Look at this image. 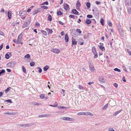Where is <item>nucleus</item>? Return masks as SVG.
<instances>
[{
    "instance_id": "2eb2a0df",
    "label": "nucleus",
    "mask_w": 131,
    "mask_h": 131,
    "mask_svg": "<svg viewBox=\"0 0 131 131\" xmlns=\"http://www.w3.org/2000/svg\"><path fill=\"white\" fill-rule=\"evenodd\" d=\"M22 70L23 72L25 73H26V70L24 66H22Z\"/></svg>"
},
{
    "instance_id": "37998d69",
    "label": "nucleus",
    "mask_w": 131,
    "mask_h": 131,
    "mask_svg": "<svg viewBox=\"0 0 131 131\" xmlns=\"http://www.w3.org/2000/svg\"><path fill=\"white\" fill-rule=\"evenodd\" d=\"M37 69L39 70L38 71L39 73H41L42 71V70L39 67H38Z\"/></svg>"
},
{
    "instance_id": "4be33fe9",
    "label": "nucleus",
    "mask_w": 131,
    "mask_h": 131,
    "mask_svg": "<svg viewBox=\"0 0 131 131\" xmlns=\"http://www.w3.org/2000/svg\"><path fill=\"white\" fill-rule=\"evenodd\" d=\"M49 106L53 107H57L58 106V103L57 102H56L55 104L54 105H49Z\"/></svg>"
},
{
    "instance_id": "c03bdc74",
    "label": "nucleus",
    "mask_w": 131,
    "mask_h": 131,
    "mask_svg": "<svg viewBox=\"0 0 131 131\" xmlns=\"http://www.w3.org/2000/svg\"><path fill=\"white\" fill-rule=\"evenodd\" d=\"M108 106V104H106L105 105H104L103 107V110H105L106 109Z\"/></svg>"
},
{
    "instance_id": "4c0bfd02",
    "label": "nucleus",
    "mask_w": 131,
    "mask_h": 131,
    "mask_svg": "<svg viewBox=\"0 0 131 131\" xmlns=\"http://www.w3.org/2000/svg\"><path fill=\"white\" fill-rule=\"evenodd\" d=\"M48 20L50 21H51L52 20V17L50 15L48 16Z\"/></svg>"
},
{
    "instance_id": "69168bd1",
    "label": "nucleus",
    "mask_w": 131,
    "mask_h": 131,
    "mask_svg": "<svg viewBox=\"0 0 131 131\" xmlns=\"http://www.w3.org/2000/svg\"><path fill=\"white\" fill-rule=\"evenodd\" d=\"M38 12L36 10H35L34 12L33 13V15H35V14H37Z\"/></svg>"
},
{
    "instance_id": "338daca9",
    "label": "nucleus",
    "mask_w": 131,
    "mask_h": 131,
    "mask_svg": "<svg viewBox=\"0 0 131 131\" xmlns=\"http://www.w3.org/2000/svg\"><path fill=\"white\" fill-rule=\"evenodd\" d=\"M123 70L124 71H125L126 72H127V70L126 69V67H125L124 68H123Z\"/></svg>"
},
{
    "instance_id": "473e14b6",
    "label": "nucleus",
    "mask_w": 131,
    "mask_h": 131,
    "mask_svg": "<svg viewBox=\"0 0 131 131\" xmlns=\"http://www.w3.org/2000/svg\"><path fill=\"white\" fill-rule=\"evenodd\" d=\"M35 64V63L34 62H32L30 63V65L31 67L33 66Z\"/></svg>"
},
{
    "instance_id": "c756f323",
    "label": "nucleus",
    "mask_w": 131,
    "mask_h": 131,
    "mask_svg": "<svg viewBox=\"0 0 131 131\" xmlns=\"http://www.w3.org/2000/svg\"><path fill=\"white\" fill-rule=\"evenodd\" d=\"M31 125H30V124H24L23 126V127H28L29 126H30Z\"/></svg>"
},
{
    "instance_id": "8fccbe9b",
    "label": "nucleus",
    "mask_w": 131,
    "mask_h": 131,
    "mask_svg": "<svg viewBox=\"0 0 131 131\" xmlns=\"http://www.w3.org/2000/svg\"><path fill=\"white\" fill-rule=\"evenodd\" d=\"M5 102H8L9 103H12V101H11V100L10 99H9L6 100L5 101Z\"/></svg>"
},
{
    "instance_id": "cd10ccee",
    "label": "nucleus",
    "mask_w": 131,
    "mask_h": 131,
    "mask_svg": "<svg viewBox=\"0 0 131 131\" xmlns=\"http://www.w3.org/2000/svg\"><path fill=\"white\" fill-rule=\"evenodd\" d=\"M104 19L103 18H102L101 19V20H100V22H101V24L102 25H104Z\"/></svg>"
},
{
    "instance_id": "de8ad7c7",
    "label": "nucleus",
    "mask_w": 131,
    "mask_h": 131,
    "mask_svg": "<svg viewBox=\"0 0 131 131\" xmlns=\"http://www.w3.org/2000/svg\"><path fill=\"white\" fill-rule=\"evenodd\" d=\"M65 90H63V89H62V91L61 92V93L62 94H63V96H64L65 95H64V92H65Z\"/></svg>"
},
{
    "instance_id": "4468645a",
    "label": "nucleus",
    "mask_w": 131,
    "mask_h": 131,
    "mask_svg": "<svg viewBox=\"0 0 131 131\" xmlns=\"http://www.w3.org/2000/svg\"><path fill=\"white\" fill-rule=\"evenodd\" d=\"M100 49L102 50L103 51L105 50V48L104 46L102 45H100L99 46Z\"/></svg>"
},
{
    "instance_id": "49530a36",
    "label": "nucleus",
    "mask_w": 131,
    "mask_h": 131,
    "mask_svg": "<svg viewBox=\"0 0 131 131\" xmlns=\"http://www.w3.org/2000/svg\"><path fill=\"white\" fill-rule=\"evenodd\" d=\"M127 52L128 53L129 55L130 56H131V52L130 51V50L129 49H127Z\"/></svg>"
},
{
    "instance_id": "9b49d317",
    "label": "nucleus",
    "mask_w": 131,
    "mask_h": 131,
    "mask_svg": "<svg viewBox=\"0 0 131 131\" xmlns=\"http://www.w3.org/2000/svg\"><path fill=\"white\" fill-rule=\"evenodd\" d=\"M85 115L86 116L89 115L91 116H92L93 115V114H92L89 112H85Z\"/></svg>"
},
{
    "instance_id": "58836bf2",
    "label": "nucleus",
    "mask_w": 131,
    "mask_h": 131,
    "mask_svg": "<svg viewBox=\"0 0 131 131\" xmlns=\"http://www.w3.org/2000/svg\"><path fill=\"white\" fill-rule=\"evenodd\" d=\"M46 114H43V115H39L38 116L39 117H46Z\"/></svg>"
},
{
    "instance_id": "3c124183",
    "label": "nucleus",
    "mask_w": 131,
    "mask_h": 131,
    "mask_svg": "<svg viewBox=\"0 0 131 131\" xmlns=\"http://www.w3.org/2000/svg\"><path fill=\"white\" fill-rule=\"evenodd\" d=\"M40 24L38 22H36L35 24V26H40Z\"/></svg>"
},
{
    "instance_id": "052dcab7",
    "label": "nucleus",
    "mask_w": 131,
    "mask_h": 131,
    "mask_svg": "<svg viewBox=\"0 0 131 131\" xmlns=\"http://www.w3.org/2000/svg\"><path fill=\"white\" fill-rule=\"evenodd\" d=\"M3 43H2L0 46V50H1L3 47Z\"/></svg>"
},
{
    "instance_id": "603ef678",
    "label": "nucleus",
    "mask_w": 131,
    "mask_h": 131,
    "mask_svg": "<svg viewBox=\"0 0 131 131\" xmlns=\"http://www.w3.org/2000/svg\"><path fill=\"white\" fill-rule=\"evenodd\" d=\"M69 17L72 18H75V16L72 15H70Z\"/></svg>"
},
{
    "instance_id": "39448f33",
    "label": "nucleus",
    "mask_w": 131,
    "mask_h": 131,
    "mask_svg": "<svg viewBox=\"0 0 131 131\" xmlns=\"http://www.w3.org/2000/svg\"><path fill=\"white\" fill-rule=\"evenodd\" d=\"M51 51L56 53L58 54L60 52V50L56 48L52 49Z\"/></svg>"
},
{
    "instance_id": "5701e85b",
    "label": "nucleus",
    "mask_w": 131,
    "mask_h": 131,
    "mask_svg": "<svg viewBox=\"0 0 131 131\" xmlns=\"http://www.w3.org/2000/svg\"><path fill=\"white\" fill-rule=\"evenodd\" d=\"M85 22L86 23H87V24H91L92 22L91 20L90 19L86 20Z\"/></svg>"
},
{
    "instance_id": "f8f14e48",
    "label": "nucleus",
    "mask_w": 131,
    "mask_h": 131,
    "mask_svg": "<svg viewBox=\"0 0 131 131\" xmlns=\"http://www.w3.org/2000/svg\"><path fill=\"white\" fill-rule=\"evenodd\" d=\"M49 66H46L43 67V70L45 71H47L49 69Z\"/></svg>"
},
{
    "instance_id": "e433bc0d",
    "label": "nucleus",
    "mask_w": 131,
    "mask_h": 131,
    "mask_svg": "<svg viewBox=\"0 0 131 131\" xmlns=\"http://www.w3.org/2000/svg\"><path fill=\"white\" fill-rule=\"evenodd\" d=\"M57 15H61L62 14V12L60 10H59L57 13Z\"/></svg>"
},
{
    "instance_id": "09e8293b",
    "label": "nucleus",
    "mask_w": 131,
    "mask_h": 131,
    "mask_svg": "<svg viewBox=\"0 0 131 131\" xmlns=\"http://www.w3.org/2000/svg\"><path fill=\"white\" fill-rule=\"evenodd\" d=\"M79 88L80 89L83 90L84 89V87L81 85H80L79 86Z\"/></svg>"
},
{
    "instance_id": "423d86ee",
    "label": "nucleus",
    "mask_w": 131,
    "mask_h": 131,
    "mask_svg": "<svg viewBox=\"0 0 131 131\" xmlns=\"http://www.w3.org/2000/svg\"><path fill=\"white\" fill-rule=\"evenodd\" d=\"M63 6L64 9L67 11L69 10L70 8L69 5L66 3H64Z\"/></svg>"
},
{
    "instance_id": "a878e982",
    "label": "nucleus",
    "mask_w": 131,
    "mask_h": 131,
    "mask_svg": "<svg viewBox=\"0 0 131 131\" xmlns=\"http://www.w3.org/2000/svg\"><path fill=\"white\" fill-rule=\"evenodd\" d=\"M92 52L93 53H96V48L95 47H93L92 49Z\"/></svg>"
},
{
    "instance_id": "e2e57ef3",
    "label": "nucleus",
    "mask_w": 131,
    "mask_h": 131,
    "mask_svg": "<svg viewBox=\"0 0 131 131\" xmlns=\"http://www.w3.org/2000/svg\"><path fill=\"white\" fill-rule=\"evenodd\" d=\"M6 70L9 72H11V70L10 69H6Z\"/></svg>"
},
{
    "instance_id": "dca6fc26",
    "label": "nucleus",
    "mask_w": 131,
    "mask_h": 131,
    "mask_svg": "<svg viewBox=\"0 0 131 131\" xmlns=\"http://www.w3.org/2000/svg\"><path fill=\"white\" fill-rule=\"evenodd\" d=\"M9 19H10L12 15L11 13L9 12H8L7 13Z\"/></svg>"
},
{
    "instance_id": "bf43d9fd",
    "label": "nucleus",
    "mask_w": 131,
    "mask_h": 131,
    "mask_svg": "<svg viewBox=\"0 0 131 131\" xmlns=\"http://www.w3.org/2000/svg\"><path fill=\"white\" fill-rule=\"evenodd\" d=\"M122 80L124 82H126V80L125 79V77L124 76L122 78Z\"/></svg>"
},
{
    "instance_id": "0eeeda50",
    "label": "nucleus",
    "mask_w": 131,
    "mask_h": 131,
    "mask_svg": "<svg viewBox=\"0 0 131 131\" xmlns=\"http://www.w3.org/2000/svg\"><path fill=\"white\" fill-rule=\"evenodd\" d=\"M23 36V34L22 33H21L19 35L18 38V40L19 41H21L22 37Z\"/></svg>"
},
{
    "instance_id": "a18cd8bd",
    "label": "nucleus",
    "mask_w": 131,
    "mask_h": 131,
    "mask_svg": "<svg viewBox=\"0 0 131 131\" xmlns=\"http://www.w3.org/2000/svg\"><path fill=\"white\" fill-rule=\"evenodd\" d=\"M49 3L48 2H44L43 3H42L41 5H48V4Z\"/></svg>"
},
{
    "instance_id": "6e6d98bb",
    "label": "nucleus",
    "mask_w": 131,
    "mask_h": 131,
    "mask_svg": "<svg viewBox=\"0 0 131 131\" xmlns=\"http://www.w3.org/2000/svg\"><path fill=\"white\" fill-rule=\"evenodd\" d=\"M114 86L116 88H117L118 87V84L116 83H114L113 84Z\"/></svg>"
},
{
    "instance_id": "a211bd4d",
    "label": "nucleus",
    "mask_w": 131,
    "mask_h": 131,
    "mask_svg": "<svg viewBox=\"0 0 131 131\" xmlns=\"http://www.w3.org/2000/svg\"><path fill=\"white\" fill-rule=\"evenodd\" d=\"M77 42L75 39H73L72 40V45H75L77 44Z\"/></svg>"
},
{
    "instance_id": "a19ab883",
    "label": "nucleus",
    "mask_w": 131,
    "mask_h": 131,
    "mask_svg": "<svg viewBox=\"0 0 131 131\" xmlns=\"http://www.w3.org/2000/svg\"><path fill=\"white\" fill-rule=\"evenodd\" d=\"M11 88L10 87H9L7 88V89H6L5 90V92L6 93H7V92H8L10 90L9 88Z\"/></svg>"
},
{
    "instance_id": "79ce46f5",
    "label": "nucleus",
    "mask_w": 131,
    "mask_h": 131,
    "mask_svg": "<svg viewBox=\"0 0 131 131\" xmlns=\"http://www.w3.org/2000/svg\"><path fill=\"white\" fill-rule=\"evenodd\" d=\"M13 41L14 42H15V43H17V44H20V43L19 42V41H18V40L17 41H16L15 39H14L13 40Z\"/></svg>"
},
{
    "instance_id": "f3484780",
    "label": "nucleus",
    "mask_w": 131,
    "mask_h": 131,
    "mask_svg": "<svg viewBox=\"0 0 131 131\" xmlns=\"http://www.w3.org/2000/svg\"><path fill=\"white\" fill-rule=\"evenodd\" d=\"M58 107L59 108L63 109H67V108L66 107L62 106H58Z\"/></svg>"
},
{
    "instance_id": "774afa93",
    "label": "nucleus",
    "mask_w": 131,
    "mask_h": 131,
    "mask_svg": "<svg viewBox=\"0 0 131 131\" xmlns=\"http://www.w3.org/2000/svg\"><path fill=\"white\" fill-rule=\"evenodd\" d=\"M9 47L8 45H7L6 46V48L7 49H9Z\"/></svg>"
},
{
    "instance_id": "ddd939ff",
    "label": "nucleus",
    "mask_w": 131,
    "mask_h": 131,
    "mask_svg": "<svg viewBox=\"0 0 131 131\" xmlns=\"http://www.w3.org/2000/svg\"><path fill=\"white\" fill-rule=\"evenodd\" d=\"M26 12L23 11H20V16H23L26 14Z\"/></svg>"
},
{
    "instance_id": "72a5a7b5",
    "label": "nucleus",
    "mask_w": 131,
    "mask_h": 131,
    "mask_svg": "<svg viewBox=\"0 0 131 131\" xmlns=\"http://www.w3.org/2000/svg\"><path fill=\"white\" fill-rule=\"evenodd\" d=\"M86 6L88 8H90L91 6V4L90 2H87L86 4Z\"/></svg>"
},
{
    "instance_id": "aec40b11",
    "label": "nucleus",
    "mask_w": 131,
    "mask_h": 131,
    "mask_svg": "<svg viewBox=\"0 0 131 131\" xmlns=\"http://www.w3.org/2000/svg\"><path fill=\"white\" fill-rule=\"evenodd\" d=\"M85 112H79L78 113L77 115H85Z\"/></svg>"
},
{
    "instance_id": "f704fd0d",
    "label": "nucleus",
    "mask_w": 131,
    "mask_h": 131,
    "mask_svg": "<svg viewBox=\"0 0 131 131\" xmlns=\"http://www.w3.org/2000/svg\"><path fill=\"white\" fill-rule=\"evenodd\" d=\"M5 114L8 115H12L13 114L12 113L10 112H6L4 113Z\"/></svg>"
},
{
    "instance_id": "680f3d73",
    "label": "nucleus",
    "mask_w": 131,
    "mask_h": 131,
    "mask_svg": "<svg viewBox=\"0 0 131 131\" xmlns=\"http://www.w3.org/2000/svg\"><path fill=\"white\" fill-rule=\"evenodd\" d=\"M95 3L97 5H99L101 3V2H100L96 1Z\"/></svg>"
},
{
    "instance_id": "864d4df0",
    "label": "nucleus",
    "mask_w": 131,
    "mask_h": 131,
    "mask_svg": "<svg viewBox=\"0 0 131 131\" xmlns=\"http://www.w3.org/2000/svg\"><path fill=\"white\" fill-rule=\"evenodd\" d=\"M87 17L89 18H92V16L91 15H88L87 16Z\"/></svg>"
},
{
    "instance_id": "c9c22d12",
    "label": "nucleus",
    "mask_w": 131,
    "mask_h": 131,
    "mask_svg": "<svg viewBox=\"0 0 131 131\" xmlns=\"http://www.w3.org/2000/svg\"><path fill=\"white\" fill-rule=\"evenodd\" d=\"M107 24L108 25L110 26L111 27L112 26V23L110 21H108L107 22Z\"/></svg>"
},
{
    "instance_id": "393cba45",
    "label": "nucleus",
    "mask_w": 131,
    "mask_h": 131,
    "mask_svg": "<svg viewBox=\"0 0 131 131\" xmlns=\"http://www.w3.org/2000/svg\"><path fill=\"white\" fill-rule=\"evenodd\" d=\"M121 110H119L117 111V112H116L114 114V116H116V115H117L118 114H119V113H120V112H121Z\"/></svg>"
},
{
    "instance_id": "9d476101",
    "label": "nucleus",
    "mask_w": 131,
    "mask_h": 131,
    "mask_svg": "<svg viewBox=\"0 0 131 131\" xmlns=\"http://www.w3.org/2000/svg\"><path fill=\"white\" fill-rule=\"evenodd\" d=\"M73 13L75 15H78L79 12L76 9H73L72 10Z\"/></svg>"
},
{
    "instance_id": "f257e3e1",
    "label": "nucleus",
    "mask_w": 131,
    "mask_h": 131,
    "mask_svg": "<svg viewBox=\"0 0 131 131\" xmlns=\"http://www.w3.org/2000/svg\"><path fill=\"white\" fill-rule=\"evenodd\" d=\"M27 20L26 21L24 24L23 25L22 27L25 28L28 26L30 23L31 18L30 17H28L27 18Z\"/></svg>"
},
{
    "instance_id": "7c9ffc66",
    "label": "nucleus",
    "mask_w": 131,
    "mask_h": 131,
    "mask_svg": "<svg viewBox=\"0 0 131 131\" xmlns=\"http://www.w3.org/2000/svg\"><path fill=\"white\" fill-rule=\"evenodd\" d=\"M41 7L42 8L44 9H47L48 8V7L45 6H41Z\"/></svg>"
},
{
    "instance_id": "2f4dec72",
    "label": "nucleus",
    "mask_w": 131,
    "mask_h": 131,
    "mask_svg": "<svg viewBox=\"0 0 131 131\" xmlns=\"http://www.w3.org/2000/svg\"><path fill=\"white\" fill-rule=\"evenodd\" d=\"M114 70L115 71H117L118 72H120L121 71L120 69L117 68H116L114 69Z\"/></svg>"
},
{
    "instance_id": "4d7b16f0",
    "label": "nucleus",
    "mask_w": 131,
    "mask_h": 131,
    "mask_svg": "<svg viewBox=\"0 0 131 131\" xmlns=\"http://www.w3.org/2000/svg\"><path fill=\"white\" fill-rule=\"evenodd\" d=\"M109 131H115L113 128H110L108 129Z\"/></svg>"
},
{
    "instance_id": "412c9836",
    "label": "nucleus",
    "mask_w": 131,
    "mask_h": 131,
    "mask_svg": "<svg viewBox=\"0 0 131 131\" xmlns=\"http://www.w3.org/2000/svg\"><path fill=\"white\" fill-rule=\"evenodd\" d=\"M46 29L48 32H49V33H52L53 32L51 29H50L48 28H46Z\"/></svg>"
},
{
    "instance_id": "13d9d810",
    "label": "nucleus",
    "mask_w": 131,
    "mask_h": 131,
    "mask_svg": "<svg viewBox=\"0 0 131 131\" xmlns=\"http://www.w3.org/2000/svg\"><path fill=\"white\" fill-rule=\"evenodd\" d=\"M77 31L78 33H81V31L80 29H77L76 30Z\"/></svg>"
},
{
    "instance_id": "bb28decb",
    "label": "nucleus",
    "mask_w": 131,
    "mask_h": 131,
    "mask_svg": "<svg viewBox=\"0 0 131 131\" xmlns=\"http://www.w3.org/2000/svg\"><path fill=\"white\" fill-rule=\"evenodd\" d=\"M5 58L7 59H8L9 58V54L7 53L5 55Z\"/></svg>"
},
{
    "instance_id": "b1692460",
    "label": "nucleus",
    "mask_w": 131,
    "mask_h": 131,
    "mask_svg": "<svg viewBox=\"0 0 131 131\" xmlns=\"http://www.w3.org/2000/svg\"><path fill=\"white\" fill-rule=\"evenodd\" d=\"M30 55L28 54H27L26 55H25L24 56V57L25 58H27L28 59H29L30 58Z\"/></svg>"
},
{
    "instance_id": "5fc2aeb1",
    "label": "nucleus",
    "mask_w": 131,
    "mask_h": 131,
    "mask_svg": "<svg viewBox=\"0 0 131 131\" xmlns=\"http://www.w3.org/2000/svg\"><path fill=\"white\" fill-rule=\"evenodd\" d=\"M93 54H94V58H96L98 57V55H97V53H94Z\"/></svg>"
},
{
    "instance_id": "7ed1b4c3",
    "label": "nucleus",
    "mask_w": 131,
    "mask_h": 131,
    "mask_svg": "<svg viewBox=\"0 0 131 131\" xmlns=\"http://www.w3.org/2000/svg\"><path fill=\"white\" fill-rule=\"evenodd\" d=\"M16 64V62L14 61H12L10 62H9L7 64V66L11 68L14 67Z\"/></svg>"
},
{
    "instance_id": "ea45409f",
    "label": "nucleus",
    "mask_w": 131,
    "mask_h": 131,
    "mask_svg": "<svg viewBox=\"0 0 131 131\" xmlns=\"http://www.w3.org/2000/svg\"><path fill=\"white\" fill-rule=\"evenodd\" d=\"M45 97V95L44 94H41L40 95V97L42 99H44Z\"/></svg>"
},
{
    "instance_id": "6e6552de",
    "label": "nucleus",
    "mask_w": 131,
    "mask_h": 131,
    "mask_svg": "<svg viewBox=\"0 0 131 131\" xmlns=\"http://www.w3.org/2000/svg\"><path fill=\"white\" fill-rule=\"evenodd\" d=\"M65 41L66 42H67L69 41V39L68 37V35L67 34H66L65 35Z\"/></svg>"
},
{
    "instance_id": "1a4fd4ad",
    "label": "nucleus",
    "mask_w": 131,
    "mask_h": 131,
    "mask_svg": "<svg viewBox=\"0 0 131 131\" xmlns=\"http://www.w3.org/2000/svg\"><path fill=\"white\" fill-rule=\"evenodd\" d=\"M81 6L80 3L79 1H78L76 4V7L77 8H79Z\"/></svg>"
},
{
    "instance_id": "0e129e2a",
    "label": "nucleus",
    "mask_w": 131,
    "mask_h": 131,
    "mask_svg": "<svg viewBox=\"0 0 131 131\" xmlns=\"http://www.w3.org/2000/svg\"><path fill=\"white\" fill-rule=\"evenodd\" d=\"M93 83V82H89L88 83V84L89 85H91V84H92Z\"/></svg>"
},
{
    "instance_id": "f03ea898",
    "label": "nucleus",
    "mask_w": 131,
    "mask_h": 131,
    "mask_svg": "<svg viewBox=\"0 0 131 131\" xmlns=\"http://www.w3.org/2000/svg\"><path fill=\"white\" fill-rule=\"evenodd\" d=\"M60 119L64 121H74V119L73 118H70L68 117H61Z\"/></svg>"
},
{
    "instance_id": "20e7f679",
    "label": "nucleus",
    "mask_w": 131,
    "mask_h": 131,
    "mask_svg": "<svg viewBox=\"0 0 131 131\" xmlns=\"http://www.w3.org/2000/svg\"><path fill=\"white\" fill-rule=\"evenodd\" d=\"M99 82L101 83H104L105 82L106 80L102 76H100L99 78Z\"/></svg>"
},
{
    "instance_id": "c85d7f7f",
    "label": "nucleus",
    "mask_w": 131,
    "mask_h": 131,
    "mask_svg": "<svg viewBox=\"0 0 131 131\" xmlns=\"http://www.w3.org/2000/svg\"><path fill=\"white\" fill-rule=\"evenodd\" d=\"M90 67V70L92 72H93L95 70V69L94 68V67H93L92 68L91 67Z\"/></svg>"
},
{
    "instance_id": "6ab92c4d",
    "label": "nucleus",
    "mask_w": 131,
    "mask_h": 131,
    "mask_svg": "<svg viewBox=\"0 0 131 131\" xmlns=\"http://www.w3.org/2000/svg\"><path fill=\"white\" fill-rule=\"evenodd\" d=\"M5 70L2 69V70H0V75H1L2 74L5 73Z\"/></svg>"
}]
</instances>
